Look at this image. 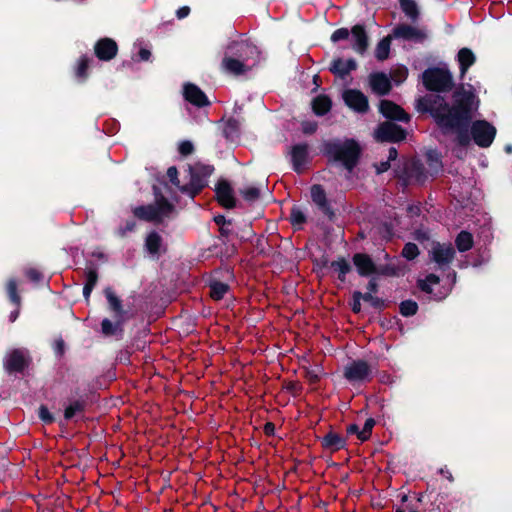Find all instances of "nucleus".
<instances>
[{
  "label": "nucleus",
  "instance_id": "f257e3e1",
  "mask_svg": "<svg viewBox=\"0 0 512 512\" xmlns=\"http://www.w3.org/2000/svg\"><path fill=\"white\" fill-rule=\"evenodd\" d=\"M454 105L448 106L439 96H431L426 99L429 102V109L439 126L444 129L455 130L460 145L469 144L470 139L466 132L461 129L466 126L478 108V100L475 95L463 87L454 93Z\"/></svg>",
  "mask_w": 512,
  "mask_h": 512
},
{
  "label": "nucleus",
  "instance_id": "f03ea898",
  "mask_svg": "<svg viewBox=\"0 0 512 512\" xmlns=\"http://www.w3.org/2000/svg\"><path fill=\"white\" fill-rule=\"evenodd\" d=\"M326 149L334 161L341 163L349 171L356 165L360 154L359 145L350 139L331 142Z\"/></svg>",
  "mask_w": 512,
  "mask_h": 512
},
{
  "label": "nucleus",
  "instance_id": "7ed1b4c3",
  "mask_svg": "<svg viewBox=\"0 0 512 512\" xmlns=\"http://www.w3.org/2000/svg\"><path fill=\"white\" fill-rule=\"evenodd\" d=\"M174 212V207L164 197L156 196L154 204L139 206L133 209V214L140 220L160 223L169 218Z\"/></svg>",
  "mask_w": 512,
  "mask_h": 512
},
{
  "label": "nucleus",
  "instance_id": "20e7f679",
  "mask_svg": "<svg viewBox=\"0 0 512 512\" xmlns=\"http://www.w3.org/2000/svg\"><path fill=\"white\" fill-rule=\"evenodd\" d=\"M32 364V356L27 348H13L3 357V369L9 376H24Z\"/></svg>",
  "mask_w": 512,
  "mask_h": 512
},
{
  "label": "nucleus",
  "instance_id": "39448f33",
  "mask_svg": "<svg viewBox=\"0 0 512 512\" xmlns=\"http://www.w3.org/2000/svg\"><path fill=\"white\" fill-rule=\"evenodd\" d=\"M213 169L210 166L196 165L189 168L190 182L181 187V191L193 198L205 185L206 178L210 176Z\"/></svg>",
  "mask_w": 512,
  "mask_h": 512
},
{
  "label": "nucleus",
  "instance_id": "423d86ee",
  "mask_svg": "<svg viewBox=\"0 0 512 512\" xmlns=\"http://www.w3.org/2000/svg\"><path fill=\"white\" fill-rule=\"evenodd\" d=\"M423 81L427 89L433 91H445L452 85L450 73L443 69H428L423 74Z\"/></svg>",
  "mask_w": 512,
  "mask_h": 512
},
{
  "label": "nucleus",
  "instance_id": "0eeeda50",
  "mask_svg": "<svg viewBox=\"0 0 512 512\" xmlns=\"http://www.w3.org/2000/svg\"><path fill=\"white\" fill-rule=\"evenodd\" d=\"M353 263L356 266L358 273L362 276H368L373 273L383 275L397 274L395 267L391 265L381 266L377 268L373 263L372 259L366 254H355L353 257Z\"/></svg>",
  "mask_w": 512,
  "mask_h": 512
},
{
  "label": "nucleus",
  "instance_id": "6e6552de",
  "mask_svg": "<svg viewBox=\"0 0 512 512\" xmlns=\"http://www.w3.org/2000/svg\"><path fill=\"white\" fill-rule=\"evenodd\" d=\"M471 135L478 146L486 148L492 144L496 128L485 120H478L472 123Z\"/></svg>",
  "mask_w": 512,
  "mask_h": 512
},
{
  "label": "nucleus",
  "instance_id": "1a4fd4ad",
  "mask_svg": "<svg viewBox=\"0 0 512 512\" xmlns=\"http://www.w3.org/2000/svg\"><path fill=\"white\" fill-rule=\"evenodd\" d=\"M225 55L232 56L243 60L247 58V61L256 63L258 58V50L256 46L250 44L248 41L241 39L234 41L227 47Z\"/></svg>",
  "mask_w": 512,
  "mask_h": 512
},
{
  "label": "nucleus",
  "instance_id": "9d476101",
  "mask_svg": "<svg viewBox=\"0 0 512 512\" xmlns=\"http://www.w3.org/2000/svg\"><path fill=\"white\" fill-rule=\"evenodd\" d=\"M429 255L439 268H444L452 262L455 251L451 244L436 242L432 244Z\"/></svg>",
  "mask_w": 512,
  "mask_h": 512
},
{
  "label": "nucleus",
  "instance_id": "9b49d317",
  "mask_svg": "<svg viewBox=\"0 0 512 512\" xmlns=\"http://www.w3.org/2000/svg\"><path fill=\"white\" fill-rule=\"evenodd\" d=\"M375 138L379 141L396 142L405 138V131L395 123L384 122L376 130Z\"/></svg>",
  "mask_w": 512,
  "mask_h": 512
},
{
  "label": "nucleus",
  "instance_id": "f8f14e48",
  "mask_svg": "<svg viewBox=\"0 0 512 512\" xmlns=\"http://www.w3.org/2000/svg\"><path fill=\"white\" fill-rule=\"evenodd\" d=\"M117 43L111 38H101L94 45V53L99 60L110 61L117 55Z\"/></svg>",
  "mask_w": 512,
  "mask_h": 512
},
{
  "label": "nucleus",
  "instance_id": "ddd939ff",
  "mask_svg": "<svg viewBox=\"0 0 512 512\" xmlns=\"http://www.w3.org/2000/svg\"><path fill=\"white\" fill-rule=\"evenodd\" d=\"M370 368L364 361H355L345 368V377L352 382L364 381L369 378Z\"/></svg>",
  "mask_w": 512,
  "mask_h": 512
},
{
  "label": "nucleus",
  "instance_id": "4468645a",
  "mask_svg": "<svg viewBox=\"0 0 512 512\" xmlns=\"http://www.w3.org/2000/svg\"><path fill=\"white\" fill-rule=\"evenodd\" d=\"M255 63L247 61V58L240 60L238 58L225 55L222 66L223 69L233 75H240L249 70Z\"/></svg>",
  "mask_w": 512,
  "mask_h": 512
},
{
  "label": "nucleus",
  "instance_id": "2eb2a0df",
  "mask_svg": "<svg viewBox=\"0 0 512 512\" xmlns=\"http://www.w3.org/2000/svg\"><path fill=\"white\" fill-rule=\"evenodd\" d=\"M343 98L345 103L357 112H365L368 109L367 98L358 90L345 91Z\"/></svg>",
  "mask_w": 512,
  "mask_h": 512
},
{
  "label": "nucleus",
  "instance_id": "dca6fc26",
  "mask_svg": "<svg viewBox=\"0 0 512 512\" xmlns=\"http://www.w3.org/2000/svg\"><path fill=\"white\" fill-rule=\"evenodd\" d=\"M352 48L359 54H363L368 48V36L362 25H355L351 29Z\"/></svg>",
  "mask_w": 512,
  "mask_h": 512
},
{
  "label": "nucleus",
  "instance_id": "f3484780",
  "mask_svg": "<svg viewBox=\"0 0 512 512\" xmlns=\"http://www.w3.org/2000/svg\"><path fill=\"white\" fill-rule=\"evenodd\" d=\"M380 112L386 118L399 121H408L409 117L398 105L388 100H382L380 103Z\"/></svg>",
  "mask_w": 512,
  "mask_h": 512
},
{
  "label": "nucleus",
  "instance_id": "a211bd4d",
  "mask_svg": "<svg viewBox=\"0 0 512 512\" xmlns=\"http://www.w3.org/2000/svg\"><path fill=\"white\" fill-rule=\"evenodd\" d=\"M393 37L402 38L405 40H422L425 37V33L417 27L402 24L397 26L393 30Z\"/></svg>",
  "mask_w": 512,
  "mask_h": 512
},
{
  "label": "nucleus",
  "instance_id": "6ab92c4d",
  "mask_svg": "<svg viewBox=\"0 0 512 512\" xmlns=\"http://www.w3.org/2000/svg\"><path fill=\"white\" fill-rule=\"evenodd\" d=\"M105 296L108 301V309L112 313L113 319L126 320V311L122 307L121 300L114 294V292L107 288L105 290Z\"/></svg>",
  "mask_w": 512,
  "mask_h": 512
},
{
  "label": "nucleus",
  "instance_id": "aec40b11",
  "mask_svg": "<svg viewBox=\"0 0 512 512\" xmlns=\"http://www.w3.org/2000/svg\"><path fill=\"white\" fill-rule=\"evenodd\" d=\"M184 96L187 101L196 106H204L208 104L205 94L193 84H186L184 86Z\"/></svg>",
  "mask_w": 512,
  "mask_h": 512
},
{
  "label": "nucleus",
  "instance_id": "412c9836",
  "mask_svg": "<svg viewBox=\"0 0 512 512\" xmlns=\"http://www.w3.org/2000/svg\"><path fill=\"white\" fill-rule=\"evenodd\" d=\"M216 195L219 203L226 207V208H232L235 205V200L233 197L232 188L230 185L223 181L220 182L216 188Z\"/></svg>",
  "mask_w": 512,
  "mask_h": 512
},
{
  "label": "nucleus",
  "instance_id": "4be33fe9",
  "mask_svg": "<svg viewBox=\"0 0 512 512\" xmlns=\"http://www.w3.org/2000/svg\"><path fill=\"white\" fill-rule=\"evenodd\" d=\"M308 153L306 145H296L291 150V161L295 171L300 172L307 163Z\"/></svg>",
  "mask_w": 512,
  "mask_h": 512
},
{
  "label": "nucleus",
  "instance_id": "5701e85b",
  "mask_svg": "<svg viewBox=\"0 0 512 512\" xmlns=\"http://www.w3.org/2000/svg\"><path fill=\"white\" fill-rule=\"evenodd\" d=\"M370 85L372 90L380 95L389 92L391 88L390 80L384 73H375L370 76Z\"/></svg>",
  "mask_w": 512,
  "mask_h": 512
},
{
  "label": "nucleus",
  "instance_id": "b1692460",
  "mask_svg": "<svg viewBox=\"0 0 512 512\" xmlns=\"http://www.w3.org/2000/svg\"><path fill=\"white\" fill-rule=\"evenodd\" d=\"M457 60L460 66L461 76L463 77L469 67L474 64L476 57L470 49L462 48L457 54Z\"/></svg>",
  "mask_w": 512,
  "mask_h": 512
},
{
  "label": "nucleus",
  "instance_id": "393cba45",
  "mask_svg": "<svg viewBox=\"0 0 512 512\" xmlns=\"http://www.w3.org/2000/svg\"><path fill=\"white\" fill-rule=\"evenodd\" d=\"M355 68L356 62L353 59H337L333 61L331 71L337 76L344 77Z\"/></svg>",
  "mask_w": 512,
  "mask_h": 512
},
{
  "label": "nucleus",
  "instance_id": "a878e982",
  "mask_svg": "<svg viewBox=\"0 0 512 512\" xmlns=\"http://www.w3.org/2000/svg\"><path fill=\"white\" fill-rule=\"evenodd\" d=\"M322 445L332 451H337L344 447V439L336 433L330 432L323 437Z\"/></svg>",
  "mask_w": 512,
  "mask_h": 512
},
{
  "label": "nucleus",
  "instance_id": "bb28decb",
  "mask_svg": "<svg viewBox=\"0 0 512 512\" xmlns=\"http://www.w3.org/2000/svg\"><path fill=\"white\" fill-rule=\"evenodd\" d=\"M85 407V400L83 398L70 399L69 404L66 405V420L79 417Z\"/></svg>",
  "mask_w": 512,
  "mask_h": 512
},
{
  "label": "nucleus",
  "instance_id": "cd10ccee",
  "mask_svg": "<svg viewBox=\"0 0 512 512\" xmlns=\"http://www.w3.org/2000/svg\"><path fill=\"white\" fill-rule=\"evenodd\" d=\"M93 63L92 59L81 57L75 66V77L79 82H82L88 77V70Z\"/></svg>",
  "mask_w": 512,
  "mask_h": 512
},
{
  "label": "nucleus",
  "instance_id": "c85d7f7f",
  "mask_svg": "<svg viewBox=\"0 0 512 512\" xmlns=\"http://www.w3.org/2000/svg\"><path fill=\"white\" fill-rule=\"evenodd\" d=\"M6 293L9 301L17 307L21 306V296L18 293V284L14 278H10L6 284Z\"/></svg>",
  "mask_w": 512,
  "mask_h": 512
},
{
  "label": "nucleus",
  "instance_id": "c756f323",
  "mask_svg": "<svg viewBox=\"0 0 512 512\" xmlns=\"http://www.w3.org/2000/svg\"><path fill=\"white\" fill-rule=\"evenodd\" d=\"M146 249L151 254H158L162 248V238L156 232L148 234L145 241Z\"/></svg>",
  "mask_w": 512,
  "mask_h": 512
},
{
  "label": "nucleus",
  "instance_id": "7c9ffc66",
  "mask_svg": "<svg viewBox=\"0 0 512 512\" xmlns=\"http://www.w3.org/2000/svg\"><path fill=\"white\" fill-rule=\"evenodd\" d=\"M313 111L317 115H324L331 108V101L327 96H318L312 103Z\"/></svg>",
  "mask_w": 512,
  "mask_h": 512
},
{
  "label": "nucleus",
  "instance_id": "2f4dec72",
  "mask_svg": "<svg viewBox=\"0 0 512 512\" xmlns=\"http://www.w3.org/2000/svg\"><path fill=\"white\" fill-rule=\"evenodd\" d=\"M391 39L392 36L388 35L378 43L375 49V56L378 60L383 61L388 58L390 52Z\"/></svg>",
  "mask_w": 512,
  "mask_h": 512
},
{
  "label": "nucleus",
  "instance_id": "473e14b6",
  "mask_svg": "<svg viewBox=\"0 0 512 512\" xmlns=\"http://www.w3.org/2000/svg\"><path fill=\"white\" fill-rule=\"evenodd\" d=\"M124 322H125V320H122V319H113V321H112V320L106 318L102 321V324H101L102 332L105 335H114L121 329V326Z\"/></svg>",
  "mask_w": 512,
  "mask_h": 512
},
{
  "label": "nucleus",
  "instance_id": "72a5a7b5",
  "mask_svg": "<svg viewBox=\"0 0 512 512\" xmlns=\"http://www.w3.org/2000/svg\"><path fill=\"white\" fill-rule=\"evenodd\" d=\"M473 245L472 235L468 232L462 231L456 238V246L460 252L469 250Z\"/></svg>",
  "mask_w": 512,
  "mask_h": 512
},
{
  "label": "nucleus",
  "instance_id": "f704fd0d",
  "mask_svg": "<svg viewBox=\"0 0 512 512\" xmlns=\"http://www.w3.org/2000/svg\"><path fill=\"white\" fill-rule=\"evenodd\" d=\"M228 291V285L221 282H213L210 285V295L215 300L223 298L225 293Z\"/></svg>",
  "mask_w": 512,
  "mask_h": 512
},
{
  "label": "nucleus",
  "instance_id": "c9c22d12",
  "mask_svg": "<svg viewBox=\"0 0 512 512\" xmlns=\"http://www.w3.org/2000/svg\"><path fill=\"white\" fill-rule=\"evenodd\" d=\"M311 197L318 206L322 208L326 207L325 192L319 185H314L311 188Z\"/></svg>",
  "mask_w": 512,
  "mask_h": 512
},
{
  "label": "nucleus",
  "instance_id": "e433bc0d",
  "mask_svg": "<svg viewBox=\"0 0 512 512\" xmlns=\"http://www.w3.org/2000/svg\"><path fill=\"white\" fill-rule=\"evenodd\" d=\"M401 8L404 13L411 19H416L418 10L416 3L413 0H400Z\"/></svg>",
  "mask_w": 512,
  "mask_h": 512
},
{
  "label": "nucleus",
  "instance_id": "4c0bfd02",
  "mask_svg": "<svg viewBox=\"0 0 512 512\" xmlns=\"http://www.w3.org/2000/svg\"><path fill=\"white\" fill-rule=\"evenodd\" d=\"M438 283H439V278L434 274H430L426 277V279L419 280V287L421 288L422 291L432 294L433 293L432 286L437 285Z\"/></svg>",
  "mask_w": 512,
  "mask_h": 512
},
{
  "label": "nucleus",
  "instance_id": "58836bf2",
  "mask_svg": "<svg viewBox=\"0 0 512 512\" xmlns=\"http://www.w3.org/2000/svg\"><path fill=\"white\" fill-rule=\"evenodd\" d=\"M374 425H375V420L373 418H368L365 421V424H364L362 430L358 434V439L361 441L367 440L371 435Z\"/></svg>",
  "mask_w": 512,
  "mask_h": 512
},
{
  "label": "nucleus",
  "instance_id": "ea45409f",
  "mask_svg": "<svg viewBox=\"0 0 512 512\" xmlns=\"http://www.w3.org/2000/svg\"><path fill=\"white\" fill-rule=\"evenodd\" d=\"M332 267L334 268L335 271L339 273V278H341L342 280L350 270V265L344 259H340L338 261L333 262Z\"/></svg>",
  "mask_w": 512,
  "mask_h": 512
},
{
  "label": "nucleus",
  "instance_id": "a19ab883",
  "mask_svg": "<svg viewBox=\"0 0 512 512\" xmlns=\"http://www.w3.org/2000/svg\"><path fill=\"white\" fill-rule=\"evenodd\" d=\"M418 254H419V249H418L417 245L414 243H407L402 250V255L407 260L415 259L418 256Z\"/></svg>",
  "mask_w": 512,
  "mask_h": 512
},
{
  "label": "nucleus",
  "instance_id": "79ce46f5",
  "mask_svg": "<svg viewBox=\"0 0 512 512\" xmlns=\"http://www.w3.org/2000/svg\"><path fill=\"white\" fill-rule=\"evenodd\" d=\"M417 308L416 302L408 300L401 303L400 311L404 316H412L416 313Z\"/></svg>",
  "mask_w": 512,
  "mask_h": 512
},
{
  "label": "nucleus",
  "instance_id": "37998d69",
  "mask_svg": "<svg viewBox=\"0 0 512 512\" xmlns=\"http://www.w3.org/2000/svg\"><path fill=\"white\" fill-rule=\"evenodd\" d=\"M38 417L45 424H51L54 422L55 418L53 414L49 411L48 407L45 405H41L38 409Z\"/></svg>",
  "mask_w": 512,
  "mask_h": 512
},
{
  "label": "nucleus",
  "instance_id": "c03bdc74",
  "mask_svg": "<svg viewBox=\"0 0 512 512\" xmlns=\"http://www.w3.org/2000/svg\"><path fill=\"white\" fill-rule=\"evenodd\" d=\"M290 218L294 226H300L305 222V215L299 208H292Z\"/></svg>",
  "mask_w": 512,
  "mask_h": 512
},
{
  "label": "nucleus",
  "instance_id": "a18cd8bd",
  "mask_svg": "<svg viewBox=\"0 0 512 512\" xmlns=\"http://www.w3.org/2000/svg\"><path fill=\"white\" fill-rule=\"evenodd\" d=\"M241 194L247 201H255L260 195V191L256 187H247L241 190Z\"/></svg>",
  "mask_w": 512,
  "mask_h": 512
},
{
  "label": "nucleus",
  "instance_id": "49530a36",
  "mask_svg": "<svg viewBox=\"0 0 512 512\" xmlns=\"http://www.w3.org/2000/svg\"><path fill=\"white\" fill-rule=\"evenodd\" d=\"M25 276L34 283H38L42 280V273L36 268H28L25 270Z\"/></svg>",
  "mask_w": 512,
  "mask_h": 512
},
{
  "label": "nucleus",
  "instance_id": "de8ad7c7",
  "mask_svg": "<svg viewBox=\"0 0 512 512\" xmlns=\"http://www.w3.org/2000/svg\"><path fill=\"white\" fill-rule=\"evenodd\" d=\"M351 35V32L347 28H340L334 31V33L331 36L332 42H338L340 40L348 39Z\"/></svg>",
  "mask_w": 512,
  "mask_h": 512
},
{
  "label": "nucleus",
  "instance_id": "09e8293b",
  "mask_svg": "<svg viewBox=\"0 0 512 512\" xmlns=\"http://www.w3.org/2000/svg\"><path fill=\"white\" fill-rule=\"evenodd\" d=\"M177 175H178V171L175 167H170L168 170H167V176L168 178L170 179V181L177 187H179L181 189L182 186H180V183L177 179Z\"/></svg>",
  "mask_w": 512,
  "mask_h": 512
},
{
  "label": "nucleus",
  "instance_id": "8fccbe9b",
  "mask_svg": "<svg viewBox=\"0 0 512 512\" xmlns=\"http://www.w3.org/2000/svg\"><path fill=\"white\" fill-rule=\"evenodd\" d=\"M360 301H361V293L360 292H355L354 296H353V303H352V310L355 313H359L360 310H361Z\"/></svg>",
  "mask_w": 512,
  "mask_h": 512
},
{
  "label": "nucleus",
  "instance_id": "3c124183",
  "mask_svg": "<svg viewBox=\"0 0 512 512\" xmlns=\"http://www.w3.org/2000/svg\"><path fill=\"white\" fill-rule=\"evenodd\" d=\"M193 151V145L189 141L182 142L179 146V152L182 155H188Z\"/></svg>",
  "mask_w": 512,
  "mask_h": 512
},
{
  "label": "nucleus",
  "instance_id": "603ef678",
  "mask_svg": "<svg viewBox=\"0 0 512 512\" xmlns=\"http://www.w3.org/2000/svg\"><path fill=\"white\" fill-rule=\"evenodd\" d=\"M53 348L57 355H62L64 353V340L61 337L56 339L54 341Z\"/></svg>",
  "mask_w": 512,
  "mask_h": 512
},
{
  "label": "nucleus",
  "instance_id": "864d4df0",
  "mask_svg": "<svg viewBox=\"0 0 512 512\" xmlns=\"http://www.w3.org/2000/svg\"><path fill=\"white\" fill-rule=\"evenodd\" d=\"M361 300H364L366 302H370L371 304L373 305H376L377 302H378V299L375 298L373 295H372V292H368V293H365V294H362L361 293Z\"/></svg>",
  "mask_w": 512,
  "mask_h": 512
},
{
  "label": "nucleus",
  "instance_id": "5fc2aeb1",
  "mask_svg": "<svg viewBox=\"0 0 512 512\" xmlns=\"http://www.w3.org/2000/svg\"><path fill=\"white\" fill-rule=\"evenodd\" d=\"M96 282H97V274L94 271H89V273L87 275L86 285H90V286L94 287Z\"/></svg>",
  "mask_w": 512,
  "mask_h": 512
},
{
  "label": "nucleus",
  "instance_id": "6e6d98bb",
  "mask_svg": "<svg viewBox=\"0 0 512 512\" xmlns=\"http://www.w3.org/2000/svg\"><path fill=\"white\" fill-rule=\"evenodd\" d=\"M151 57V52L150 50L146 49V48H141L139 50V58L140 60L142 61H148Z\"/></svg>",
  "mask_w": 512,
  "mask_h": 512
},
{
  "label": "nucleus",
  "instance_id": "4d7b16f0",
  "mask_svg": "<svg viewBox=\"0 0 512 512\" xmlns=\"http://www.w3.org/2000/svg\"><path fill=\"white\" fill-rule=\"evenodd\" d=\"M190 12L189 7H182L177 10V16L179 19L185 18Z\"/></svg>",
  "mask_w": 512,
  "mask_h": 512
},
{
  "label": "nucleus",
  "instance_id": "13d9d810",
  "mask_svg": "<svg viewBox=\"0 0 512 512\" xmlns=\"http://www.w3.org/2000/svg\"><path fill=\"white\" fill-rule=\"evenodd\" d=\"M19 314H20V307L16 306V309L14 311H12L9 315V321L12 323L15 322L17 320V318L19 317Z\"/></svg>",
  "mask_w": 512,
  "mask_h": 512
},
{
  "label": "nucleus",
  "instance_id": "bf43d9fd",
  "mask_svg": "<svg viewBox=\"0 0 512 512\" xmlns=\"http://www.w3.org/2000/svg\"><path fill=\"white\" fill-rule=\"evenodd\" d=\"M360 431L361 430L359 429V427L356 424H351L347 427L348 434H356L358 436Z\"/></svg>",
  "mask_w": 512,
  "mask_h": 512
},
{
  "label": "nucleus",
  "instance_id": "052dcab7",
  "mask_svg": "<svg viewBox=\"0 0 512 512\" xmlns=\"http://www.w3.org/2000/svg\"><path fill=\"white\" fill-rule=\"evenodd\" d=\"M303 129L305 133H312L316 130V124H307Z\"/></svg>",
  "mask_w": 512,
  "mask_h": 512
},
{
  "label": "nucleus",
  "instance_id": "680f3d73",
  "mask_svg": "<svg viewBox=\"0 0 512 512\" xmlns=\"http://www.w3.org/2000/svg\"><path fill=\"white\" fill-rule=\"evenodd\" d=\"M389 168V163L388 162H382L380 164V166L377 168V171L378 173H382V172H385L386 170H388Z\"/></svg>",
  "mask_w": 512,
  "mask_h": 512
},
{
  "label": "nucleus",
  "instance_id": "e2e57ef3",
  "mask_svg": "<svg viewBox=\"0 0 512 512\" xmlns=\"http://www.w3.org/2000/svg\"><path fill=\"white\" fill-rule=\"evenodd\" d=\"M93 287L90 286V285H85L84 288H83V294L86 298L89 297L91 291H92Z\"/></svg>",
  "mask_w": 512,
  "mask_h": 512
},
{
  "label": "nucleus",
  "instance_id": "0e129e2a",
  "mask_svg": "<svg viewBox=\"0 0 512 512\" xmlns=\"http://www.w3.org/2000/svg\"><path fill=\"white\" fill-rule=\"evenodd\" d=\"M377 285L375 281H370L368 284V289L370 292L374 293L376 291Z\"/></svg>",
  "mask_w": 512,
  "mask_h": 512
},
{
  "label": "nucleus",
  "instance_id": "69168bd1",
  "mask_svg": "<svg viewBox=\"0 0 512 512\" xmlns=\"http://www.w3.org/2000/svg\"><path fill=\"white\" fill-rule=\"evenodd\" d=\"M397 157V151L395 148L389 150V160H394Z\"/></svg>",
  "mask_w": 512,
  "mask_h": 512
},
{
  "label": "nucleus",
  "instance_id": "338daca9",
  "mask_svg": "<svg viewBox=\"0 0 512 512\" xmlns=\"http://www.w3.org/2000/svg\"><path fill=\"white\" fill-rule=\"evenodd\" d=\"M135 228V222L130 221L126 224V231H132Z\"/></svg>",
  "mask_w": 512,
  "mask_h": 512
},
{
  "label": "nucleus",
  "instance_id": "774afa93",
  "mask_svg": "<svg viewBox=\"0 0 512 512\" xmlns=\"http://www.w3.org/2000/svg\"><path fill=\"white\" fill-rule=\"evenodd\" d=\"M272 430H273V425H272L271 423H267V424L265 425V431H266L267 433H270Z\"/></svg>",
  "mask_w": 512,
  "mask_h": 512
}]
</instances>
